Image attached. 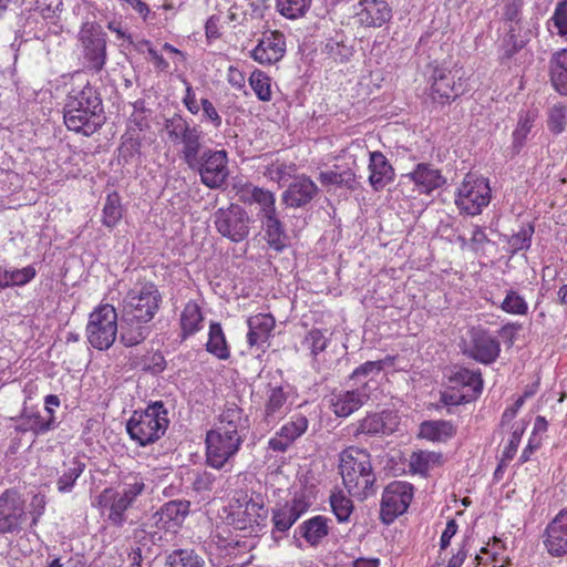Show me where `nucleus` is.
<instances>
[{
  "label": "nucleus",
  "instance_id": "obj_1",
  "mask_svg": "<svg viewBox=\"0 0 567 567\" xmlns=\"http://www.w3.org/2000/svg\"><path fill=\"white\" fill-rule=\"evenodd\" d=\"M102 100L96 90L86 84L81 91H73L68 96L63 110V118L70 131L90 136L104 122Z\"/></svg>",
  "mask_w": 567,
  "mask_h": 567
},
{
  "label": "nucleus",
  "instance_id": "obj_2",
  "mask_svg": "<svg viewBox=\"0 0 567 567\" xmlns=\"http://www.w3.org/2000/svg\"><path fill=\"white\" fill-rule=\"evenodd\" d=\"M339 471L348 493L364 499L375 493L377 476L370 454L362 449L350 446L340 453Z\"/></svg>",
  "mask_w": 567,
  "mask_h": 567
},
{
  "label": "nucleus",
  "instance_id": "obj_3",
  "mask_svg": "<svg viewBox=\"0 0 567 567\" xmlns=\"http://www.w3.org/2000/svg\"><path fill=\"white\" fill-rule=\"evenodd\" d=\"M167 414L168 412L162 401L148 404L143 411H134L126 423L130 437L141 446L156 442L168 427Z\"/></svg>",
  "mask_w": 567,
  "mask_h": 567
},
{
  "label": "nucleus",
  "instance_id": "obj_4",
  "mask_svg": "<svg viewBox=\"0 0 567 567\" xmlns=\"http://www.w3.org/2000/svg\"><path fill=\"white\" fill-rule=\"evenodd\" d=\"M118 332V318L115 308L105 303L90 313L85 333L87 342L96 350L110 349Z\"/></svg>",
  "mask_w": 567,
  "mask_h": 567
},
{
  "label": "nucleus",
  "instance_id": "obj_5",
  "mask_svg": "<svg viewBox=\"0 0 567 567\" xmlns=\"http://www.w3.org/2000/svg\"><path fill=\"white\" fill-rule=\"evenodd\" d=\"M78 41L84 68L96 73L102 71L107 59V35L102 27L94 21L82 23Z\"/></svg>",
  "mask_w": 567,
  "mask_h": 567
},
{
  "label": "nucleus",
  "instance_id": "obj_6",
  "mask_svg": "<svg viewBox=\"0 0 567 567\" xmlns=\"http://www.w3.org/2000/svg\"><path fill=\"white\" fill-rule=\"evenodd\" d=\"M237 505H230V512L226 522L236 530L246 532L249 535L257 534L267 518V509L260 497L236 499Z\"/></svg>",
  "mask_w": 567,
  "mask_h": 567
},
{
  "label": "nucleus",
  "instance_id": "obj_7",
  "mask_svg": "<svg viewBox=\"0 0 567 567\" xmlns=\"http://www.w3.org/2000/svg\"><path fill=\"white\" fill-rule=\"evenodd\" d=\"M162 303V295L156 285L145 282L132 288L123 299L122 310L133 318L151 321Z\"/></svg>",
  "mask_w": 567,
  "mask_h": 567
},
{
  "label": "nucleus",
  "instance_id": "obj_8",
  "mask_svg": "<svg viewBox=\"0 0 567 567\" xmlns=\"http://www.w3.org/2000/svg\"><path fill=\"white\" fill-rule=\"evenodd\" d=\"M491 200L488 181L474 174H466L457 189L455 204L457 208L471 216L481 214Z\"/></svg>",
  "mask_w": 567,
  "mask_h": 567
},
{
  "label": "nucleus",
  "instance_id": "obj_9",
  "mask_svg": "<svg viewBox=\"0 0 567 567\" xmlns=\"http://www.w3.org/2000/svg\"><path fill=\"white\" fill-rule=\"evenodd\" d=\"M205 442L207 464L220 470L235 457L244 441L213 427L206 433Z\"/></svg>",
  "mask_w": 567,
  "mask_h": 567
},
{
  "label": "nucleus",
  "instance_id": "obj_10",
  "mask_svg": "<svg viewBox=\"0 0 567 567\" xmlns=\"http://www.w3.org/2000/svg\"><path fill=\"white\" fill-rule=\"evenodd\" d=\"M214 224L221 236L239 243L249 235L250 217L241 206L231 204L215 212Z\"/></svg>",
  "mask_w": 567,
  "mask_h": 567
},
{
  "label": "nucleus",
  "instance_id": "obj_11",
  "mask_svg": "<svg viewBox=\"0 0 567 567\" xmlns=\"http://www.w3.org/2000/svg\"><path fill=\"white\" fill-rule=\"evenodd\" d=\"M413 498V485L408 482L394 481L388 484L381 499V520L389 525L406 512Z\"/></svg>",
  "mask_w": 567,
  "mask_h": 567
},
{
  "label": "nucleus",
  "instance_id": "obj_12",
  "mask_svg": "<svg viewBox=\"0 0 567 567\" xmlns=\"http://www.w3.org/2000/svg\"><path fill=\"white\" fill-rule=\"evenodd\" d=\"M28 520L24 499L16 489L0 495V534H18Z\"/></svg>",
  "mask_w": 567,
  "mask_h": 567
},
{
  "label": "nucleus",
  "instance_id": "obj_13",
  "mask_svg": "<svg viewBox=\"0 0 567 567\" xmlns=\"http://www.w3.org/2000/svg\"><path fill=\"white\" fill-rule=\"evenodd\" d=\"M227 163L225 151L207 150L198 156V164L195 168L198 169L204 185L209 188H218L228 176Z\"/></svg>",
  "mask_w": 567,
  "mask_h": 567
},
{
  "label": "nucleus",
  "instance_id": "obj_14",
  "mask_svg": "<svg viewBox=\"0 0 567 567\" xmlns=\"http://www.w3.org/2000/svg\"><path fill=\"white\" fill-rule=\"evenodd\" d=\"M371 380H367L357 389L333 392L330 405L338 417H347L358 411L370 396Z\"/></svg>",
  "mask_w": 567,
  "mask_h": 567
},
{
  "label": "nucleus",
  "instance_id": "obj_15",
  "mask_svg": "<svg viewBox=\"0 0 567 567\" xmlns=\"http://www.w3.org/2000/svg\"><path fill=\"white\" fill-rule=\"evenodd\" d=\"M135 503L126 498L118 491L107 487L103 489L95 498L94 505L102 512L109 511L107 519L116 527H122L126 523V512Z\"/></svg>",
  "mask_w": 567,
  "mask_h": 567
},
{
  "label": "nucleus",
  "instance_id": "obj_16",
  "mask_svg": "<svg viewBox=\"0 0 567 567\" xmlns=\"http://www.w3.org/2000/svg\"><path fill=\"white\" fill-rule=\"evenodd\" d=\"M546 551L555 558L567 555V508L558 512L543 534Z\"/></svg>",
  "mask_w": 567,
  "mask_h": 567
},
{
  "label": "nucleus",
  "instance_id": "obj_17",
  "mask_svg": "<svg viewBox=\"0 0 567 567\" xmlns=\"http://www.w3.org/2000/svg\"><path fill=\"white\" fill-rule=\"evenodd\" d=\"M249 417L245 411L234 402H227L217 416L214 429L225 431L245 441L249 431Z\"/></svg>",
  "mask_w": 567,
  "mask_h": 567
},
{
  "label": "nucleus",
  "instance_id": "obj_18",
  "mask_svg": "<svg viewBox=\"0 0 567 567\" xmlns=\"http://www.w3.org/2000/svg\"><path fill=\"white\" fill-rule=\"evenodd\" d=\"M285 52V35L279 31H269L259 39L250 56L260 64H274L284 58Z\"/></svg>",
  "mask_w": 567,
  "mask_h": 567
},
{
  "label": "nucleus",
  "instance_id": "obj_19",
  "mask_svg": "<svg viewBox=\"0 0 567 567\" xmlns=\"http://www.w3.org/2000/svg\"><path fill=\"white\" fill-rule=\"evenodd\" d=\"M189 513L188 501H171L165 503L152 516L155 526L158 529L175 532L185 520Z\"/></svg>",
  "mask_w": 567,
  "mask_h": 567
},
{
  "label": "nucleus",
  "instance_id": "obj_20",
  "mask_svg": "<svg viewBox=\"0 0 567 567\" xmlns=\"http://www.w3.org/2000/svg\"><path fill=\"white\" fill-rule=\"evenodd\" d=\"M309 504L303 497H293L291 502L272 511V535L277 539V533H286L307 512Z\"/></svg>",
  "mask_w": 567,
  "mask_h": 567
},
{
  "label": "nucleus",
  "instance_id": "obj_21",
  "mask_svg": "<svg viewBox=\"0 0 567 567\" xmlns=\"http://www.w3.org/2000/svg\"><path fill=\"white\" fill-rule=\"evenodd\" d=\"M357 17L364 27L380 28L392 18V9L384 0H360Z\"/></svg>",
  "mask_w": 567,
  "mask_h": 567
},
{
  "label": "nucleus",
  "instance_id": "obj_22",
  "mask_svg": "<svg viewBox=\"0 0 567 567\" xmlns=\"http://www.w3.org/2000/svg\"><path fill=\"white\" fill-rule=\"evenodd\" d=\"M499 342L484 331H475L466 353L470 358L483 363H493L499 355Z\"/></svg>",
  "mask_w": 567,
  "mask_h": 567
},
{
  "label": "nucleus",
  "instance_id": "obj_23",
  "mask_svg": "<svg viewBox=\"0 0 567 567\" xmlns=\"http://www.w3.org/2000/svg\"><path fill=\"white\" fill-rule=\"evenodd\" d=\"M430 81L431 95L437 102L444 103L460 94L461 84L456 85L455 75L446 68H434Z\"/></svg>",
  "mask_w": 567,
  "mask_h": 567
},
{
  "label": "nucleus",
  "instance_id": "obj_24",
  "mask_svg": "<svg viewBox=\"0 0 567 567\" xmlns=\"http://www.w3.org/2000/svg\"><path fill=\"white\" fill-rule=\"evenodd\" d=\"M318 193L317 185L307 176H298L282 194V202L293 208L309 204Z\"/></svg>",
  "mask_w": 567,
  "mask_h": 567
},
{
  "label": "nucleus",
  "instance_id": "obj_25",
  "mask_svg": "<svg viewBox=\"0 0 567 567\" xmlns=\"http://www.w3.org/2000/svg\"><path fill=\"white\" fill-rule=\"evenodd\" d=\"M403 178L412 182L420 194H430L445 183L441 172L425 163L417 164L415 169L403 175Z\"/></svg>",
  "mask_w": 567,
  "mask_h": 567
},
{
  "label": "nucleus",
  "instance_id": "obj_26",
  "mask_svg": "<svg viewBox=\"0 0 567 567\" xmlns=\"http://www.w3.org/2000/svg\"><path fill=\"white\" fill-rule=\"evenodd\" d=\"M148 321L133 318L132 315L122 310L118 323L120 341L125 347H134L143 342L150 334Z\"/></svg>",
  "mask_w": 567,
  "mask_h": 567
},
{
  "label": "nucleus",
  "instance_id": "obj_27",
  "mask_svg": "<svg viewBox=\"0 0 567 567\" xmlns=\"http://www.w3.org/2000/svg\"><path fill=\"white\" fill-rule=\"evenodd\" d=\"M369 183L374 190L383 189L394 179V168L379 151L369 152Z\"/></svg>",
  "mask_w": 567,
  "mask_h": 567
},
{
  "label": "nucleus",
  "instance_id": "obj_28",
  "mask_svg": "<svg viewBox=\"0 0 567 567\" xmlns=\"http://www.w3.org/2000/svg\"><path fill=\"white\" fill-rule=\"evenodd\" d=\"M396 424V415H394L390 411H383L381 413H371L360 421V424L355 431V436H358L359 434H390L395 430Z\"/></svg>",
  "mask_w": 567,
  "mask_h": 567
},
{
  "label": "nucleus",
  "instance_id": "obj_29",
  "mask_svg": "<svg viewBox=\"0 0 567 567\" xmlns=\"http://www.w3.org/2000/svg\"><path fill=\"white\" fill-rule=\"evenodd\" d=\"M259 221L268 246L275 251L281 252L287 246L288 236L278 213L261 218Z\"/></svg>",
  "mask_w": 567,
  "mask_h": 567
},
{
  "label": "nucleus",
  "instance_id": "obj_30",
  "mask_svg": "<svg viewBox=\"0 0 567 567\" xmlns=\"http://www.w3.org/2000/svg\"><path fill=\"white\" fill-rule=\"evenodd\" d=\"M275 318L270 313H257L249 317L247 324L249 331L247 341L249 346H261L266 343L275 328Z\"/></svg>",
  "mask_w": 567,
  "mask_h": 567
},
{
  "label": "nucleus",
  "instance_id": "obj_31",
  "mask_svg": "<svg viewBox=\"0 0 567 567\" xmlns=\"http://www.w3.org/2000/svg\"><path fill=\"white\" fill-rule=\"evenodd\" d=\"M243 196L245 203L258 205V219L277 213L275 195L268 189L257 186H248L244 190Z\"/></svg>",
  "mask_w": 567,
  "mask_h": 567
},
{
  "label": "nucleus",
  "instance_id": "obj_32",
  "mask_svg": "<svg viewBox=\"0 0 567 567\" xmlns=\"http://www.w3.org/2000/svg\"><path fill=\"white\" fill-rule=\"evenodd\" d=\"M58 426L52 420H45V416L39 412L23 413L17 421L16 431L20 433L32 432L34 435H42Z\"/></svg>",
  "mask_w": 567,
  "mask_h": 567
},
{
  "label": "nucleus",
  "instance_id": "obj_33",
  "mask_svg": "<svg viewBox=\"0 0 567 567\" xmlns=\"http://www.w3.org/2000/svg\"><path fill=\"white\" fill-rule=\"evenodd\" d=\"M550 80L560 94H567V49L553 53L549 61Z\"/></svg>",
  "mask_w": 567,
  "mask_h": 567
},
{
  "label": "nucleus",
  "instance_id": "obj_34",
  "mask_svg": "<svg viewBox=\"0 0 567 567\" xmlns=\"http://www.w3.org/2000/svg\"><path fill=\"white\" fill-rule=\"evenodd\" d=\"M287 393L281 386H274L269 390L265 404L264 417L269 424L280 419L287 410Z\"/></svg>",
  "mask_w": 567,
  "mask_h": 567
},
{
  "label": "nucleus",
  "instance_id": "obj_35",
  "mask_svg": "<svg viewBox=\"0 0 567 567\" xmlns=\"http://www.w3.org/2000/svg\"><path fill=\"white\" fill-rule=\"evenodd\" d=\"M328 520L327 517L318 515L303 522L299 527L301 536L311 546H317L329 533Z\"/></svg>",
  "mask_w": 567,
  "mask_h": 567
},
{
  "label": "nucleus",
  "instance_id": "obj_36",
  "mask_svg": "<svg viewBox=\"0 0 567 567\" xmlns=\"http://www.w3.org/2000/svg\"><path fill=\"white\" fill-rule=\"evenodd\" d=\"M255 545L256 542L252 538L244 540L230 538L226 540L224 548L226 556H229L235 564L245 565L251 560L252 556L249 553Z\"/></svg>",
  "mask_w": 567,
  "mask_h": 567
},
{
  "label": "nucleus",
  "instance_id": "obj_37",
  "mask_svg": "<svg viewBox=\"0 0 567 567\" xmlns=\"http://www.w3.org/2000/svg\"><path fill=\"white\" fill-rule=\"evenodd\" d=\"M202 138L203 132L197 126H193L190 135L186 136V138L181 142L183 144L182 158L193 169H195L198 164Z\"/></svg>",
  "mask_w": 567,
  "mask_h": 567
},
{
  "label": "nucleus",
  "instance_id": "obj_38",
  "mask_svg": "<svg viewBox=\"0 0 567 567\" xmlns=\"http://www.w3.org/2000/svg\"><path fill=\"white\" fill-rule=\"evenodd\" d=\"M203 315L195 302H188L181 315L183 338L194 334L202 328Z\"/></svg>",
  "mask_w": 567,
  "mask_h": 567
},
{
  "label": "nucleus",
  "instance_id": "obj_39",
  "mask_svg": "<svg viewBox=\"0 0 567 567\" xmlns=\"http://www.w3.org/2000/svg\"><path fill=\"white\" fill-rule=\"evenodd\" d=\"M146 489V480L140 473H128L122 476L121 480V494L126 498L136 503L138 497L144 494Z\"/></svg>",
  "mask_w": 567,
  "mask_h": 567
},
{
  "label": "nucleus",
  "instance_id": "obj_40",
  "mask_svg": "<svg viewBox=\"0 0 567 567\" xmlns=\"http://www.w3.org/2000/svg\"><path fill=\"white\" fill-rule=\"evenodd\" d=\"M206 349L209 353L214 354L220 360H226L229 358V349L227 347L226 339L219 323L210 324Z\"/></svg>",
  "mask_w": 567,
  "mask_h": 567
},
{
  "label": "nucleus",
  "instance_id": "obj_41",
  "mask_svg": "<svg viewBox=\"0 0 567 567\" xmlns=\"http://www.w3.org/2000/svg\"><path fill=\"white\" fill-rule=\"evenodd\" d=\"M450 380L454 382L455 385L472 390L473 396L480 394L483 389V379L480 371L460 368L453 373Z\"/></svg>",
  "mask_w": 567,
  "mask_h": 567
},
{
  "label": "nucleus",
  "instance_id": "obj_42",
  "mask_svg": "<svg viewBox=\"0 0 567 567\" xmlns=\"http://www.w3.org/2000/svg\"><path fill=\"white\" fill-rule=\"evenodd\" d=\"M85 468V464L73 458L69 466L63 470L56 481V487L60 493H69L72 491L74 483L81 476Z\"/></svg>",
  "mask_w": 567,
  "mask_h": 567
},
{
  "label": "nucleus",
  "instance_id": "obj_43",
  "mask_svg": "<svg viewBox=\"0 0 567 567\" xmlns=\"http://www.w3.org/2000/svg\"><path fill=\"white\" fill-rule=\"evenodd\" d=\"M454 434V426L447 421H427L421 424V435L431 441H443Z\"/></svg>",
  "mask_w": 567,
  "mask_h": 567
},
{
  "label": "nucleus",
  "instance_id": "obj_44",
  "mask_svg": "<svg viewBox=\"0 0 567 567\" xmlns=\"http://www.w3.org/2000/svg\"><path fill=\"white\" fill-rule=\"evenodd\" d=\"M312 0H276L277 11L287 19H299L306 16Z\"/></svg>",
  "mask_w": 567,
  "mask_h": 567
},
{
  "label": "nucleus",
  "instance_id": "obj_45",
  "mask_svg": "<svg viewBox=\"0 0 567 567\" xmlns=\"http://www.w3.org/2000/svg\"><path fill=\"white\" fill-rule=\"evenodd\" d=\"M442 455L435 452L419 451L411 455L410 467L414 473L425 475L434 465L440 464Z\"/></svg>",
  "mask_w": 567,
  "mask_h": 567
},
{
  "label": "nucleus",
  "instance_id": "obj_46",
  "mask_svg": "<svg viewBox=\"0 0 567 567\" xmlns=\"http://www.w3.org/2000/svg\"><path fill=\"white\" fill-rule=\"evenodd\" d=\"M166 564L168 567H204V560L188 549L174 550L168 555Z\"/></svg>",
  "mask_w": 567,
  "mask_h": 567
},
{
  "label": "nucleus",
  "instance_id": "obj_47",
  "mask_svg": "<svg viewBox=\"0 0 567 567\" xmlns=\"http://www.w3.org/2000/svg\"><path fill=\"white\" fill-rule=\"evenodd\" d=\"M330 505L339 523L348 522L354 508L352 501L342 491L330 495Z\"/></svg>",
  "mask_w": 567,
  "mask_h": 567
},
{
  "label": "nucleus",
  "instance_id": "obj_48",
  "mask_svg": "<svg viewBox=\"0 0 567 567\" xmlns=\"http://www.w3.org/2000/svg\"><path fill=\"white\" fill-rule=\"evenodd\" d=\"M319 178L324 185L344 186L350 189H353L355 184V174L351 169L321 172Z\"/></svg>",
  "mask_w": 567,
  "mask_h": 567
},
{
  "label": "nucleus",
  "instance_id": "obj_49",
  "mask_svg": "<svg viewBox=\"0 0 567 567\" xmlns=\"http://www.w3.org/2000/svg\"><path fill=\"white\" fill-rule=\"evenodd\" d=\"M308 429V420L305 415H296L290 422L285 424L278 433L290 444L301 436Z\"/></svg>",
  "mask_w": 567,
  "mask_h": 567
},
{
  "label": "nucleus",
  "instance_id": "obj_50",
  "mask_svg": "<svg viewBox=\"0 0 567 567\" xmlns=\"http://www.w3.org/2000/svg\"><path fill=\"white\" fill-rule=\"evenodd\" d=\"M249 83L260 101L268 102L271 100L270 78L266 73L254 71L249 78Z\"/></svg>",
  "mask_w": 567,
  "mask_h": 567
},
{
  "label": "nucleus",
  "instance_id": "obj_51",
  "mask_svg": "<svg viewBox=\"0 0 567 567\" xmlns=\"http://www.w3.org/2000/svg\"><path fill=\"white\" fill-rule=\"evenodd\" d=\"M121 217L122 208L117 195H109L103 208V224L107 227H114Z\"/></svg>",
  "mask_w": 567,
  "mask_h": 567
},
{
  "label": "nucleus",
  "instance_id": "obj_52",
  "mask_svg": "<svg viewBox=\"0 0 567 567\" xmlns=\"http://www.w3.org/2000/svg\"><path fill=\"white\" fill-rule=\"evenodd\" d=\"M534 115L529 112L522 114L513 133V146L518 152L524 145L527 135L533 126Z\"/></svg>",
  "mask_w": 567,
  "mask_h": 567
},
{
  "label": "nucleus",
  "instance_id": "obj_53",
  "mask_svg": "<svg viewBox=\"0 0 567 567\" xmlns=\"http://www.w3.org/2000/svg\"><path fill=\"white\" fill-rule=\"evenodd\" d=\"M502 310L511 315H526L528 306L525 299L515 290H508L501 305Z\"/></svg>",
  "mask_w": 567,
  "mask_h": 567
},
{
  "label": "nucleus",
  "instance_id": "obj_54",
  "mask_svg": "<svg viewBox=\"0 0 567 567\" xmlns=\"http://www.w3.org/2000/svg\"><path fill=\"white\" fill-rule=\"evenodd\" d=\"M549 23L556 29V33L567 41V0L558 1Z\"/></svg>",
  "mask_w": 567,
  "mask_h": 567
},
{
  "label": "nucleus",
  "instance_id": "obj_55",
  "mask_svg": "<svg viewBox=\"0 0 567 567\" xmlns=\"http://www.w3.org/2000/svg\"><path fill=\"white\" fill-rule=\"evenodd\" d=\"M382 369H383L382 360L367 361L363 364H361L360 367H358L352 372V374L350 375V379L354 380L357 382H360L361 384L367 380H371V383H372L373 380L369 377L379 374Z\"/></svg>",
  "mask_w": 567,
  "mask_h": 567
},
{
  "label": "nucleus",
  "instance_id": "obj_56",
  "mask_svg": "<svg viewBox=\"0 0 567 567\" xmlns=\"http://www.w3.org/2000/svg\"><path fill=\"white\" fill-rule=\"evenodd\" d=\"M534 234V226L528 224L523 226L516 234L508 239V245L513 252L528 249Z\"/></svg>",
  "mask_w": 567,
  "mask_h": 567
},
{
  "label": "nucleus",
  "instance_id": "obj_57",
  "mask_svg": "<svg viewBox=\"0 0 567 567\" xmlns=\"http://www.w3.org/2000/svg\"><path fill=\"white\" fill-rule=\"evenodd\" d=\"M305 344L308 349H310L311 354L317 357L320 352H322L328 344V339L324 337L323 332L319 329H312L308 332Z\"/></svg>",
  "mask_w": 567,
  "mask_h": 567
},
{
  "label": "nucleus",
  "instance_id": "obj_58",
  "mask_svg": "<svg viewBox=\"0 0 567 567\" xmlns=\"http://www.w3.org/2000/svg\"><path fill=\"white\" fill-rule=\"evenodd\" d=\"M566 127V109L561 105H554L548 114V128L558 134Z\"/></svg>",
  "mask_w": 567,
  "mask_h": 567
},
{
  "label": "nucleus",
  "instance_id": "obj_59",
  "mask_svg": "<svg viewBox=\"0 0 567 567\" xmlns=\"http://www.w3.org/2000/svg\"><path fill=\"white\" fill-rule=\"evenodd\" d=\"M525 47V41L519 40L516 35L511 31L507 37L504 39L502 45V60L512 59L519 50Z\"/></svg>",
  "mask_w": 567,
  "mask_h": 567
},
{
  "label": "nucleus",
  "instance_id": "obj_60",
  "mask_svg": "<svg viewBox=\"0 0 567 567\" xmlns=\"http://www.w3.org/2000/svg\"><path fill=\"white\" fill-rule=\"evenodd\" d=\"M189 123L179 114H174L165 121V131L172 142H177V136Z\"/></svg>",
  "mask_w": 567,
  "mask_h": 567
},
{
  "label": "nucleus",
  "instance_id": "obj_61",
  "mask_svg": "<svg viewBox=\"0 0 567 567\" xmlns=\"http://www.w3.org/2000/svg\"><path fill=\"white\" fill-rule=\"evenodd\" d=\"M37 276V269L29 265L21 269L14 268L12 287H22L32 281Z\"/></svg>",
  "mask_w": 567,
  "mask_h": 567
},
{
  "label": "nucleus",
  "instance_id": "obj_62",
  "mask_svg": "<svg viewBox=\"0 0 567 567\" xmlns=\"http://www.w3.org/2000/svg\"><path fill=\"white\" fill-rule=\"evenodd\" d=\"M134 539L142 546H147L150 540L152 544H156L162 540V536L158 532H147L144 526H141L134 530Z\"/></svg>",
  "mask_w": 567,
  "mask_h": 567
},
{
  "label": "nucleus",
  "instance_id": "obj_63",
  "mask_svg": "<svg viewBox=\"0 0 567 567\" xmlns=\"http://www.w3.org/2000/svg\"><path fill=\"white\" fill-rule=\"evenodd\" d=\"M200 104L203 109V116L210 121L214 127L219 128L221 126V117L213 103L207 99H202Z\"/></svg>",
  "mask_w": 567,
  "mask_h": 567
},
{
  "label": "nucleus",
  "instance_id": "obj_64",
  "mask_svg": "<svg viewBox=\"0 0 567 567\" xmlns=\"http://www.w3.org/2000/svg\"><path fill=\"white\" fill-rule=\"evenodd\" d=\"M522 434H523V429L516 427L513 431L512 437L503 452L504 461L512 460L514 457V455L516 454L517 447L519 445Z\"/></svg>",
  "mask_w": 567,
  "mask_h": 567
}]
</instances>
